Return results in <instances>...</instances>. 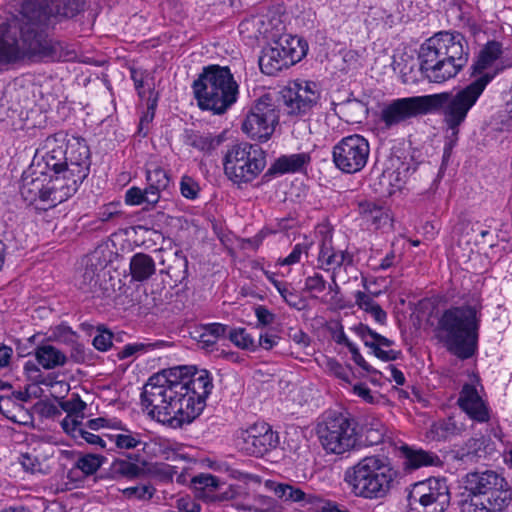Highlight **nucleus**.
<instances>
[{
  "label": "nucleus",
  "instance_id": "1a4fd4ad",
  "mask_svg": "<svg viewBox=\"0 0 512 512\" xmlns=\"http://www.w3.org/2000/svg\"><path fill=\"white\" fill-rule=\"evenodd\" d=\"M224 172L234 184H248L255 180L266 166L264 151L258 145L241 143L225 154Z\"/></svg>",
  "mask_w": 512,
  "mask_h": 512
},
{
  "label": "nucleus",
  "instance_id": "79ce46f5",
  "mask_svg": "<svg viewBox=\"0 0 512 512\" xmlns=\"http://www.w3.org/2000/svg\"><path fill=\"white\" fill-rule=\"evenodd\" d=\"M229 338L239 348L251 351H255L257 349L256 340L244 328L231 330Z\"/></svg>",
  "mask_w": 512,
  "mask_h": 512
},
{
  "label": "nucleus",
  "instance_id": "052dcab7",
  "mask_svg": "<svg viewBox=\"0 0 512 512\" xmlns=\"http://www.w3.org/2000/svg\"><path fill=\"white\" fill-rule=\"evenodd\" d=\"M279 337L276 334L265 332L259 334V339L256 341L257 348L262 347L266 350L272 349L275 345H277L279 341Z\"/></svg>",
  "mask_w": 512,
  "mask_h": 512
},
{
  "label": "nucleus",
  "instance_id": "c03bdc74",
  "mask_svg": "<svg viewBox=\"0 0 512 512\" xmlns=\"http://www.w3.org/2000/svg\"><path fill=\"white\" fill-rule=\"evenodd\" d=\"M61 427L76 440L78 439V435H82V429L84 428L83 416L66 415L61 421Z\"/></svg>",
  "mask_w": 512,
  "mask_h": 512
},
{
  "label": "nucleus",
  "instance_id": "f3484780",
  "mask_svg": "<svg viewBox=\"0 0 512 512\" xmlns=\"http://www.w3.org/2000/svg\"><path fill=\"white\" fill-rule=\"evenodd\" d=\"M428 113L427 95L393 99L384 104L380 119L387 128H392Z\"/></svg>",
  "mask_w": 512,
  "mask_h": 512
},
{
  "label": "nucleus",
  "instance_id": "e2e57ef3",
  "mask_svg": "<svg viewBox=\"0 0 512 512\" xmlns=\"http://www.w3.org/2000/svg\"><path fill=\"white\" fill-rule=\"evenodd\" d=\"M255 315L258 322L264 326L272 324L275 319L274 314L264 306H258L255 309Z\"/></svg>",
  "mask_w": 512,
  "mask_h": 512
},
{
  "label": "nucleus",
  "instance_id": "8fccbe9b",
  "mask_svg": "<svg viewBox=\"0 0 512 512\" xmlns=\"http://www.w3.org/2000/svg\"><path fill=\"white\" fill-rule=\"evenodd\" d=\"M311 246V242L298 243L294 246L291 253L280 261L281 265H292L298 263L302 254H307Z\"/></svg>",
  "mask_w": 512,
  "mask_h": 512
},
{
  "label": "nucleus",
  "instance_id": "f8f14e48",
  "mask_svg": "<svg viewBox=\"0 0 512 512\" xmlns=\"http://www.w3.org/2000/svg\"><path fill=\"white\" fill-rule=\"evenodd\" d=\"M450 503L444 479L429 478L415 483L408 494L410 512H444Z\"/></svg>",
  "mask_w": 512,
  "mask_h": 512
},
{
  "label": "nucleus",
  "instance_id": "0e129e2a",
  "mask_svg": "<svg viewBox=\"0 0 512 512\" xmlns=\"http://www.w3.org/2000/svg\"><path fill=\"white\" fill-rule=\"evenodd\" d=\"M373 350L374 355L383 360V361H392L396 360L400 354V352L395 350H384L381 347L375 346L370 347Z\"/></svg>",
  "mask_w": 512,
  "mask_h": 512
},
{
  "label": "nucleus",
  "instance_id": "49530a36",
  "mask_svg": "<svg viewBox=\"0 0 512 512\" xmlns=\"http://www.w3.org/2000/svg\"><path fill=\"white\" fill-rule=\"evenodd\" d=\"M60 406L67 415L85 417L84 411L87 405L78 395H73L71 399L62 402Z\"/></svg>",
  "mask_w": 512,
  "mask_h": 512
},
{
  "label": "nucleus",
  "instance_id": "20e7f679",
  "mask_svg": "<svg viewBox=\"0 0 512 512\" xmlns=\"http://www.w3.org/2000/svg\"><path fill=\"white\" fill-rule=\"evenodd\" d=\"M481 309L479 299L473 298L461 306L446 309L438 320L439 340L458 358L468 359L477 349Z\"/></svg>",
  "mask_w": 512,
  "mask_h": 512
},
{
  "label": "nucleus",
  "instance_id": "5fc2aeb1",
  "mask_svg": "<svg viewBox=\"0 0 512 512\" xmlns=\"http://www.w3.org/2000/svg\"><path fill=\"white\" fill-rule=\"evenodd\" d=\"M177 512H200V504L189 495L182 496L176 500Z\"/></svg>",
  "mask_w": 512,
  "mask_h": 512
},
{
  "label": "nucleus",
  "instance_id": "09e8293b",
  "mask_svg": "<svg viewBox=\"0 0 512 512\" xmlns=\"http://www.w3.org/2000/svg\"><path fill=\"white\" fill-rule=\"evenodd\" d=\"M180 191L183 197L194 200L198 197L200 188L196 181L189 176H183L180 181Z\"/></svg>",
  "mask_w": 512,
  "mask_h": 512
},
{
  "label": "nucleus",
  "instance_id": "7ed1b4c3",
  "mask_svg": "<svg viewBox=\"0 0 512 512\" xmlns=\"http://www.w3.org/2000/svg\"><path fill=\"white\" fill-rule=\"evenodd\" d=\"M470 49L464 35L459 32L441 31L420 46V70L433 83L454 78L466 66Z\"/></svg>",
  "mask_w": 512,
  "mask_h": 512
},
{
  "label": "nucleus",
  "instance_id": "9d476101",
  "mask_svg": "<svg viewBox=\"0 0 512 512\" xmlns=\"http://www.w3.org/2000/svg\"><path fill=\"white\" fill-rule=\"evenodd\" d=\"M308 51V45L297 36H284L262 51L259 58L261 71L275 75L301 61Z\"/></svg>",
  "mask_w": 512,
  "mask_h": 512
},
{
  "label": "nucleus",
  "instance_id": "4468645a",
  "mask_svg": "<svg viewBox=\"0 0 512 512\" xmlns=\"http://www.w3.org/2000/svg\"><path fill=\"white\" fill-rule=\"evenodd\" d=\"M369 155V142L359 134L342 138L332 151L333 163L347 174L360 172L366 166Z\"/></svg>",
  "mask_w": 512,
  "mask_h": 512
},
{
  "label": "nucleus",
  "instance_id": "69168bd1",
  "mask_svg": "<svg viewBox=\"0 0 512 512\" xmlns=\"http://www.w3.org/2000/svg\"><path fill=\"white\" fill-rule=\"evenodd\" d=\"M353 393L358 397L362 398L367 403L374 402V396L372 395L371 390L365 384H356L353 386Z\"/></svg>",
  "mask_w": 512,
  "mask_h": 512
},
{
  "label": "nucleus",
  "instance_id": "c756f323",
  "mask_svg": "<svg viewBox=\"0 0 512 512\" xmlns=\"http://www.w3.org/2000/svg\"><path fill=\"white\" fill-rule=\"evenodd\" d=\"M35 358L38 364L46 370L63 366L67 362L65 353L50 344L38 346L35 349Z\"/></svg>",
  "mask_w": 512,
  "mask_h": 512
},
{
  "label": "nucleus",
  "instance_id": "37998d69",
  "mask_svg": "<svg viewBox=\"0 0 512 512\" xmlns=\"http://www.w3.org/2000/svg\"><path fill=\"white\" fill-rule=\"evenodd\" d=\"M112 469L115 474L127 478H136L143 471L140 466L127 460H116L113 463Z\"/></svg>",
  "mask_w": 512,
  "mask_h": 512
},
{
  "label": "nucleus",
  "instance_id": "ea45409f",
  "mask_svg": "<svg viewBox=\"0 0 512 512\" xmlns=\"http://www.w3.org/2000/svg\"><path fill=\"white\" fill-rule=\"evenodd\" d=\"M272 489L279 498L285 501L303 502L308 501L307 495L301 489L285 483H273Z\"/></svg>",
  "mask_w": 512,
  "mask_h": 512
},
{
  "label": "nucleus",
  "instance_id": "c9c22d12",
  "mask_svg": "<svg viewBox=\"0 0 512 512\" xmlns=\"http://www.w3.org/2000/svg\"><path fill=\"white\" fill-rule=\"evenodd\" d=\"M266 276L290 307L297 310H301L304 307V300L290 284L277 280L273 274L266 273Z\"/></svg>",
  "mask_w": 512,
  "mask_h": 512
},
{
  "label": "nucleus",
  "instance_id": "cd10ccee",
  "mask_svg": "<svg viewBox=\"0 0 512 512\" xmlns=\"http://www.w3.org/2000/svg\"><path fill=\"white\" fill-rule=\"evenodd\" d=\"M465 429L466 425L462 421L451 416L434 422L427 432V437L432 441L446 440L462 434Z\"/></svg>",
  "mask_w": 512,
  "mask_h": 512
},
{
  "label": "nucleus",
  "instance_id": "ddd939ff",
  "mask_svg": "<svg viewBox=\"0 0 512 512\" xmlns=\"http://www.w3.org/2000/svg\"><path fill=\"white\" fill-rule=\"evenodd\" d=\"M278 122V110L271 99L265 96L249 108L242 123V131L251 139L266 142L273 135Z\"/></svg>",
  "mask_w": 512,
  "mask_h": 512
},
{
  "label": "nucleus",
  "instance_id": "473e14b6",
  "mask_svg": "<svg viewBox=\"0 0 512 512\" xmlns=\"http://www.w3.org/2000/svg\"><path fill=\"white\" fill-rule=\"evenodd\" d=\"M310 161V155L305 152L283 155L275 161L273 169L281 174L300 172Z\"/></svg>",
  "mask_w": 512,
  "mask_h": 512
},
{
  "label": "nucleus",
  "instance_id": "c85d7f7f",
  "mask_svg": "<svg viewBox=\"0 0 512 512\" xmlns=\"http://www.w3.org/2000/svg\"><path fill=\"white\" fill-rule=\"evenodd\" d=\"M404 456V465L409 469H418L424 466H436L440 463L439 457L422 449H413L408 446L401 447Z\"/></svg>",
  "mask_w": 512,
  "mask_h": 512
},
{
  "label": "nucleus",
  "instance_id": "a19ab883",
  "mask_svg": "<svg viewBox=\"0 0 512 512\" xmlns=\"http://www.w3.org/2000/svg\"><path fill=\"white\" fill-rule=\"evenodd\" d=\"M356 332L368 347H390L393 344V341L390 339L372 331L369 327L364 325H359L356 328Z\"/></svg>",
  "mask_w": 512,
  "mask_h": 512
},
{
  "label": "nucleus",
  "instance_id": "72a5a7b5",
  "mask_svg": "<svg viewBox=\"0 0 512 512\" xmlns=\"http://www.w3.org/2000/svg\"><path fill=\"white\" fill-rule=\"evenodd\" d=\"M132 79L138 95L143 99H148L149 110L156 108L158 95L155 92L153 78L150 74L132 71Z\"/></svg>",
  "mask_w": 512,
  "mask_h": 512
},
{
  "label": "nucleus",
  "instance_id": "6e6552de",
  "mask_svg": "<svg viewBox=\"0 0 512 512\" xmlns=\"http://www.w3.org/2000/svg\"><path fill=\"white\" fill-rule=\"evenodd\" d=\"M65 188L64 178L60 176L52 178L42 169L38 161L33 162L32 166L23 173L20 193L29 204L40 200L47 203L49 207H54L72 196Z\"/></svg>",
  "mask_w": 512,
  "mask_h": 512
},
{
  "label": "nucleus",
  "instance_id": "bf43d9fd",
  "mask_svg": "<svg viewBox=\"0 0 512 512\" xmlns=\"http://www.w3.org/2000/svg\"><path fill=\"white\" fill-rule=\"evenodd\" d=\"M328 369L331 373H333L337 378L349 383L350 371L342 366L335 360H329L327 363Z\"/></svg>",
  "mask_w": 512,
  "mask_h": 512
},
{
  "label": "nucleus",
  "instance_id": "6ab92c4d",
  "mask_svg": "<svg viewBox=\"0 0 512 512\" xmlns=\"http://www.w3.org/2000/svg\"><path fill=\"white\" fill-rule=\"evenodd\" d=\"M318 98L316 83L306 80L292 81L282 91L285 111L293 116L307 113Z\"/></svg>",
  "mask_w": 512,
  "mask_h": 512
},
{
  "label": "nucleus",
  "instance_id": "aec40b11",
  "mask_svg": "<svg viewBox=\"0 0 512 512\" xmlns=\"http://www.w3.org/2000/svg\"><path fill=\"white\" fill-rule=\"evenodd\" d=\"M279 443L275 433L267 423H257L241 432L238 446L247 454L262 456Z\"/></svg>",
  "mask_w": 512,
  "mask_h": 512
},
{
  "label": "nucleus",
  "instance_id": "a18cd8bd",
  "mask_svg": "<svg viewBox=\"0 0 512 512\" xmlns=\"http://www.w3.org/2000/svg\"><path fill=\"white\" fill-rule=\"evenodd\" d=\"M113 334L103 326H98L93 338V346L99 351H107L112 347Z\"/></svg>",
  "mask_w": 512,
  "mask_h": 512
},
{
  "label": "nucleus",
  "instance_id": "0eeeda50",
  "mask_svg": "<svg viewBox=\"0 0 512 512\" xmlns=\"http://www.w3.org/2000/svg\"><path fill=\"white\" fill-rule=\"evenodd\" d=\"M193 91L201 109L223 114L236 102L238 84L228 67L211 65L194 81Z\"/></svg>",
  "mask_w": 512,
  "mask_h": 512
},
{
  "label": "nucleus",
  "instance_id": "a878e982",
  "mask_svg": "<svg viewBox=\"0 0 512 512\" xmlns=\"http://www.w3.org/2000/svg\"><path fill=\"white\" fill-rule=\"evenodd\" d=\"M501 482H506V479L493 470L468 473L464 481L467 493L464 499H480L483 495L493 492L492 490L501 485Z\"/></svg>",
  "mask_w": 512,
  "mask_h": 512
},
{
  "label": "nucleus",
  "instance_id": "4be33fe9",
  "mask_svg": "<svg viewBox=\"0 0 512 512\" xmlns=\"http://www.w3.org/2000/svg\"><path fill=\"white\" fill-rule=\"evenodd\" d=\"M492 491L480 499H462L460 512H504L512 502V491L508 482H501Z\"/></svg>",
  "mask_w": 512,
  "mask_h": 512
},
{
  "label": "nucleus",
  "instance_id": "3c124183",
  "mask_svg": "<svg viewBox=\"0 0 512 512\" xmlns=\"http://www.w3.org/2000/svg\"><path fill=\"white\" fill-rule=\"evenodd\" d=\"M154 488L151 485H141L128 487L123 490V494L128 498L150 499L154 494Z\"/></svg>",
  "mask_w": 512,
  "mask_h": 512
},
{
  "label": "nucleus",
  "instance_id": "680f3d73",
  "mask_svg": "<svg viewBox=\"0 0 512 512\" xmlns=\"http://www.w3.org/2000/svg\"><path fill=\"white\" fill-rule=\"evenodd\" d=\"M240 496V487L236 486H230L226 491L219 493V494H213V501L212 502H221V501H229V500H235Z\"/></svg>",
  "mask_w": 512,
  "mask_h": 512
},
{
  "label": "nucleus",
  "instance_id": "f257e3e1",
  "mask_svg": "<svg viewBox=\"0 0 512 512\" xmlns=\"http://www.w3.org/2000/svg\"><path fill=\"white\" fill-rule=\"evenodd\" d=\"M212 388L207 370L175 367L148 379L141 393V404L151 419L180 428L200 415Z\"/></svg>",
  "mask_w": 512,
  "mask_h": 512
},
{
  "label": "nucleus",
  "instance_id": "58836bf2",
  "mask_svg": "<svg viewBox=\"0 0 512 512\" xmlns=\"http://www.w3.org/2000/svg\"><path fill=\"white\" fill-rule=\"evenodd\" d=\"M105 460V457L99 454H83L76 460L74 469L81 471L85 476H90L99 470Z\"/></svg>",
  "mask_w": 512,
  "mask_h": 512
},
{
  "label": "nucleus",
  "instance_id": "f704fd0d",
  "mask_svg": "<svg viewBox=\"0 0 512 512\" xmlns=\"http://www.w3.org/2000/svg\"><path fill=\"white\" fill-rule=\"evenodd\" d=\"M113 433H107L105 436L115 444L118 449H134L139 446L142 441L139 433L129 430L120 421V428H115Z\"/></svg>",
  "mask_w": 512,
  "mask_h": 512
},
{
  "label": "nucleus",
  "instance_id": "39448f33",
  "mask_svg": "<svg viewBox=\"0 0 512 512\" xmlns=\"http://www.w3.org/2000/svg\"><path fill=\"white\" fill-rule=\"evenodd\" d=\"M495 73H487L480 78H476L455 94L427 95L428 113L440 109L443 116V123L446 127L445 155H449L457 143L460 127L465 122L468 112L475 105L487 84L495 77Z\"/></svg>",
  "mask_w": 512,
  "mask_h": 512
},
{
  "label": "nucleus",
  "instance_id": "603ef678",
  "mask_svg": "<svg viewBox=\"0 0 512 512\" xmlns=\"http://www.w3.org/2000/svg\"><path fill=\"white\" fill-rule=\"evenodd\" d=\"M86 426L95 431L101 428H110L114 430L115 428H120V420L116 418L98 417L88 420Z\"/></svg>",
  "mask_w": 512,
  "mask_h": 512
},
{
  "label": "nucleus",
  "instance_id": "de8ad7c7",
  "mask_svg": "<svg viewBox=\"0 0 512 512\" xmlns=\"http://www.w3.org/2000/svg\"><path fill=\"white\" fill-rule=\"evenodd\" d=\"M157 345H158L157 343H142V342L127 344L119 352V357L121 359L129 358L135 354L154 349Z\"/></svg>",
  "mask_w": 512,
  "mask_h": 512
},
{
  "label": "nucleus",
  "instance_id": "a211bd4d",
  "mask_svg": "<svg viewBox=\"0 0 512 512\" xmlns=\"http://www.w3.org/2000/svg\"><path fill=\"white\" fill-rule=\"evenodd\" d=\"M146 180V188L133 186L126 191V204L132 206L146 205V209L153 208L160 199L161 191L165 190L170 182L167 172L157 166L147 169Z\"/></svg>",
  "mask_w": 512,
  "mask_h": 512
},
{
  "label": "nucleus",
  "instance_id": "e433bc0d",
  "mask_svg": "<svg viewBox=\"0 0 512 512\" xmlns=\"http://www.w3.org/2000/svg\"><path fill=\"white\" fill-rule=\"evenodd\" d=\"M50 454L34 455L32 453H25L21 455L20 463L25 471L32 474H47L51 467L49 464Z\"/></svg>",
  "mask_w": 512,
  "mask_h": 512
},
{
  "label": "nucleus",
  "instance_id": "dca6fc26",
  "mask_svg": "<svg viewBox=\"0 0 512 512\" xmlns=\"http://www.w3.org/2000/svg\"><path fill=\"white\" fill-rule=\"evenodd\" d=\"M457 405L475 423L483 424L490 421L491 408L476 375L470 376L469 381L462 385Z\"/></svg>",
  "mask_w": 512,
  "mask_h": 512
},
{
  "label": "nucleus",
  "instance_id": "7c9ffc66",
  "mask_svg": "<svg viewBox=\"0 0 512 512\" xmlns=\"http://www.w3.org/2000/svg\"><path fill=\"white\" fill-rule=\"evenodd\" d=\"M195 495L198 499L203 500L207 503H212L213 494L219 487V479L207 473H201L192 478L191 481Z\"/></svg>",
  "mask_w": 512,
  "mask_h": 512
},
{
  "label": "nucleus",
  "instance_id": "bb28decb",
  "mask_svg": "<svg viewBox=\"0 0 512 512\" xmlns=\"http://www.w3.org/2000/svg\"><path fill=\"white\" fill-rule=\"evenodd\" d=\"M502 54V45L497 41L488 42L480 51L477 61L472 66V75L482 77L487 73H495V76L503 68L494 67L495 62Z\"/></svg>",
  "mask_w": 512,
  "mask_h": 512
},
{
  "label": "nucleus",
  "instance_id": "9b49d317",
  "mask_svg": "<svg viewBox=\"0 0 512 512\" xmlns=\"http://www.w3.org/2000/svg\"><path fill=\"white\" fill-rule=\"evenodd\" d=\"M317 434L322 447L328 453L343 454L353 448L357 442L353 422L338 413L327 414L318 423Z\"/></svg>",
  "mask_w": 512,
  "mask_h": 512
},
{
  "label": "nucleus",
  "instance_id": "2eb2a0df",
  "mask_svg": "<svg viewBox=\"0 0 512 512\" xmlns=\"http://www.w3.org/2000/svg\"><path fill=\"white\" fill-rule=\"evenodd\" d=\"M89 148L86 143L73 138L66 140L63 175L67 192L73 195L89 172Z\"/></svg>",
  "mask_w": 512,
  "mask_h": 512
},
{
  "label": "nucleus",
  "instance_id": "b1692460",
  "mask_svg": "<svg viewBox=\"0 0 512 512\" xmlns=\"http://www.w3.org/2000/svg\"><path fill=\"white\" fill-rule=\"evenodd\" d=\"M83 265L84 268L77 278L79 289L85 293L98 294L101 289L100 281L105 276L104 269L107 266V260L103 257V252L95 250L83 259Z\"/></svg>",
  "mask_w": 512,
  "mask_h": 512
},
{
  "label": "nucleus",
  "instance_id": "423d86ee",
  "mask_svg": "<svg viewBox=\"0 0 512 512\" xmlns=\"http://www.w3.org/2000/svg\"><path fill=\"white\" fill-rule=\"evenodd\" d=\"M397 476L383 455L366 456L344 472V482L357 497L374 500L387 496Z\"/></svg>",
  "mask_w": 512,
  "mask_h": 512
},
{
  "label": "nucleus",
  "instance_id": "864d4df0",
  "mask_svg": "<svg viewBox=\"0 0 512 512\" xmlns=\"http://www.w3.org/2000/svg\"><path fill=\"white\" fill-rule=\"evenodd\" d=\"M304 289L308 292L321 293L326 289V280L320 273H313L305 279Z\"/></svg>",
  "mask_w": 512,
  "mask_h": 512
},
{
  "label": "nucleus",
  "instance_id": "338daca9",
  "mask_svg": "<svg viewBox=\"0 0 512 512\" xmlns=\"http://www.w3.org/2000/svg\"><path fill=\"white\" fill-rule=\"evenodd\" d=\"M203 328L218 341L219 338L223 337L227 331V326L221 323H210Z\"/></svg>",
  "mask_w": 512,
  "mask_h": 512
},
{
  "label": "nucleus",
  "instance_id": "393cba45",
  "mask_svg": "<svg viewBox=\"0 0 512 512\" xmlns=\"http://www.w3.org/2000/svg\"><path fill=\"white\" fill-rule=\"evenodd\" d=\"M66 135L62 132L48 136L41 148L37 151L41 154L42 169L45 171H53L56 176L63 175L65 162Z\"/></svg>",
  "mask_w": 512,
  "mask_h": 512
},
{
  "label": "nucleus",
  "instance_id": "6e6d98bb",
  "mask_svg": "<svg viewBox=\"0 0 512 512\" xmlns=\"http://www.w3.org/2000/svg\"><path fill=\"white\" fill-rule=\"evenodd\" d=\"M376 295V293L370 295L362 291H356L354 294L355 303L360 309L368 313L377 305V303L374 301V297Z\"/></svg>",
  "mask_w": 512,
  "mask_h": 512
},
{
  "label": "nucleus",
  "instance_id": "5701e85b",
  "mask_svg": "<svg viewBox=\"0 0 512 512\" xmlns=\"http://www.w3.org/2000/svg\"><path fill=\"white\" fill-rule=\"evenodd\" d=\"M492 491L480 499H462L460 512H504L512 502V491L508 482H501Z\"/></svg>",
  "mask_w": 512,
  "mask_h": 512
},
{
  "label": "nucleus",
  "instance_id": "2f4dec72",
  "mask_svg": "<svg viewBox=\"0 0 512 512\" xmlns=\"http://www.w3.org/2000/svg\"><path fill=\"white\" fill-rule=\"evenodd\" d=\"M156 271V265L153 258L144 253H136L130 260V273L135 281H145L149 279Z\"/></svg>",
  "mask_w": 512,
  "mask_h": 512
},
{
  "label": "nucleus",
  "instance_id": "4d7b16f0",
  "mask_svg": "<svg viewBox=\"0 0 512 512\" xmlns=\"http://www.w3.org/2000/svg\"><path fill=\"white\" fill-rule=\"evenodd\" d=\"M82 435H78V439L76 441L79 444H82V441L86 442L87 444H90L95 447H100L102 449L106 448V441L100 437L99 435H96L85 428L82 429Z\"/></svg>",
  "mask_w": 512,
  "mask_h": 512
},
{
  "label": "nucleus",
  "instance_id": "774afa93",
  "mask_svg": "<svg viewBox=\"0 0 512 512\" xmlns=\"http://www.w3.org/2000/svg\"><path fill=\"white\" fill-rule=\"evenodd\" d=\"M197 333L198 335L195 338L203 347H211L217 342L215 337L209 334L203 327Z\"/></svg>",
  "mask_w": 512,
  "mask_h": 512
},
{
  "label": "nucleus",
  "instance_id": "412c9836",
  "mask_svg": "<svg viewBox=\"0 0 512 512\" xmlns=\"http://www.w3.org/2000/svg\"><path fill=\"white\" fill-rule=\"evenodd\" d=\"M322 235L319 244V253L317 256V266L331 274H340V269L345 271L352 266L353 255L343 249L335 248L332 241L331 232L327 229L321 230Z\"/></svg>",
  "mask_w": 512,
  "mask_h": 512
},
{
  "label": "nucleus",
  "instance_id": "4c0bfd02",
  "mask_svg": "<svg viewBox=\"0 0 512 512\" xmlns=\"http://www.w3.org/2000/svg\"><path fill=\"white\" fill-rule=\"evenodd\" d=\"M185 142L200 151H210L219 146L221 140L213 137L209 133H198L194 131L186 132Z\"/></svg>",
  "mask_w": 512,
  "mask_h": 512
},
{
  "label": "nucleus",
  "instance_id": "f03ea898",
  "mask_svg": "<svg viewBox=\"0 0 512 512\" xmlns=\"http://www.w3.org/2000/svg\"><path fill=\"white\" fill-rule=\"evenodd\" d=\"M84 0H24L18 15L0 25V66L27 55H47L45 31L64 18L76 16Z\"/></svg>",
  "mask_w": 512,
  "mask_h": 512
},
{
  "label": "nucleus",
  "instance_id": "13d9d810",
  "mask_svg": "<svg viewBox=\"0 0 512 512\" xmlns=\"http://www.w3.org/2000/svg\"><path fill=\"white\" fill-rule=\"evenodd\" d=\"M120 206L119 202H111L107 205H104L98 213V217L101 221L106 222L120 214Z\"/></svg>",
  "mask_w": 512,
  "mask_h": 512
}]
</instances>
